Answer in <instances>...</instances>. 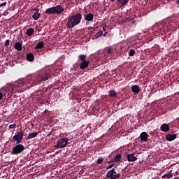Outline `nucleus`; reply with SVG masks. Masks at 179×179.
<instances>
[{
	"label": "nucleus",
	"mask_w": 179,
	"mask_h": 179,
	"mask_svg": "<svg viewBox=\"0 0 179 179\" xmlns=\"http://www.w3.org/2000/svg\"><path fill=\"white\" fill-rule=\"evenodd\" d=\"M51 78L49 71H41L38 74L29 76L26 79L19 80L14 83H8L1 90H27L41 82H45Z\"/></svg>",
	"instance_id": "1"
},
{
	"label": "nucleus",
	"mask_w": 179,
	"mask_h": 179,
	"mask_svg": "<svg viewBox=\"0 0 179 179\" xmlns=\"http://www.w3.org/2000/svg\"><path fill=\"white\" fill-rule=\"evenodd\" d=\"M173 29L174 27H173V22H162L154 26V30L161 36L167 34L170 30H173Z\"/></svg>",
	"instance_id": "2"
},
{
	"label": "nucleus",
	"mask_w": 179,
	"mask_h": 179,
	"mask_svg": "<svg viewBox=\"0 0 179 179\" xmlns=\"http://www.w3.org/2000/svg\"><path fill=\"white\" fill-rule=\"evenodd\" d=\"M82 21V15L80 13H77L73 15H69L67 17V22L66 24L68 29H73L75 26L80 24Z\"/></svg>",
	"instance_id": "3"
},
{
	"label": "nucleus",
	"mask_w": 179,
	"mask_h": 179,
	"mask_svg": "<svg viewBox=\"0 0 179 179\" xmlns=\"http://www.w3.org/2000/svg\"><path fill=\"white\" fill-rule=\"evenodd\" d=\"M70 139L67 138H63L61 139H59V141H56V144L54 145V148L55 149H63L65 148V146H67V145L70 144Z\"/></svg>",
	"instance_id": "4"
},
{
	"label": "nucleus",
	"mask_w": 179,
	"mask_h": 179,
	"mask_svg": "<svg viewBox=\"0 0 179 179\" xmlns=\"http://www.w3.org/2000/svg\"><path fill=\"white\" fill-rule=\"evenodd\" d=\"M24 145L21 144H17L15 147H13V151L10 152L11 155H19L21 152H24Z\"/></svg>",
	"instance_id": "5"
},
{
	"label": "nucleus",
	"mask_w": 179,
	"mask_h": 179,
	"mask_svg": "<svg viewBox=\"0 0 179 179\" xmlns=\"http://www.w3.org/2000/svg\"><path fill=\"white\" fill-rule=\"evenodd\" d=\"M78 58L80 61H82L81 64H80V69H86V68L89 67V64H90V62L86 60V55H80Z\"/></svg>",
	"instance_id": "6"
},
{
	"label": "nucleus",
	"mask_w": 179,
	"mask_h": 179,
	"mask_svg": "<svg viewBox=\"0 0 179 179\" xmlns=\"http://www.w3.org/2000/svg\"><path fill=\"white\" fill-rule=\"evenodd\" d=\"M105 177L107 178V179H118L120 178V173L115 172V170L112 169V170L107 171V174L105 175Z\"/></svg>",
	"instance_id": "7"
},
{
	"label": "nucleus",
	"mask_w": 179,
	"mask_h": 179,
	"mask_svg": "<svg viewBox=\"0 0 179 179\" xmlns=\"http://www.w3.org/2000/svg\"><path fill=\"white\" fill-rule=\"evenodd\" d=\"M24 138V133L21 131H17V133H15V136H13V142H15L17 143V145H19V143H21V139Z\"/></svg>",
	"instance_id": "8"
},
{
	"label": "nucleus",
	"mask_w": 179,
	"mask_h": 179,
	"mask_svg": "<svg viewBox=\"0 0 179 179\" xmlns=\"http://www.w3.org/2000/svg\"><path fill=\"white\" fill-rule=\"evenodd\" d=\"M53 8L55 9V15H61V13H62V12L64 10V7H62L61 5H57Z\"/></svg>",
	"instance_id": "9"
},
{
	"label": "nucleus",
	"mask_w": 179,
	"mask_h": 179,
	"mask_svg": "<svg viewBox=\"0 0 179 179\" xmlns=\"http://www.w3.org/2000/svg\"><path fill=\"white\" fill-rule=\"evenodd\" d=\"M84 19L86 22H93V19H94V14L92 13L85 14L84 15Z\"/></svg>",
	"instance_id": "10"
},
{
	"label": "nucleus",
	"mask_w": 179,
	"mask_h": 179,
	"mask_svg": "<svg viewBox=\"0 0 179 179\" xmlns=\"http://www.w3.org/2000/svg\"><path fill=\"white\" fill-rule=\"evenodd\" d=\"M129 0H117V3L120 8H123L125 5L128 4Z\"/></svg>",
	"instance_id": "11"
},
{
	"label": "nucleus",
	"mask_w": 179,
	"mask_h": 179,
	"mask_svg": "<svg viewBox=\"0 0 179 179\" xmlns=\"http://www.w3.org/2000/svg\"><path fill=\"white\" fill-rule=\"evenodd\" d=\"M139 139H141V141L145 142L147 139H148V134H145V132H141V134H139Z\"/></svg>",
	"instance_id": "12"
},
{
	"label": "nucleus",
	"mask_w": 179,
	"mask_h": 179,
	"mask_svg": "<svg viewBox=\"0 0 179 179\" xmlns=\"http://www.w3.org/2000/svg\"><path fill=\"white\" fill-rule=\"evenodd\" d=\"M125 158L128 159V162H132L136 161V157H134V154H129L128 155H125Z\"/></svg>",
	"instance_id": "13"
},
{
	"label": "nucleus",
	"mask_w": 179,
	"mask_h": 179,
	"mask_svg": "<svg viewBox=\"0 0 179 179\" xmlns=\"http://www.w3.org/2000/svg\"><path fill=\"white\" fill-rule=\"evenodd\" d=\"M45 15H55V10L54 8V7H51L48 8L45 11Z\"/></svg>",
	"instance_id": "14"
},
{
	"label": "nucleus",
	"mask_w": 179,
	"mask_h": 179,
	"mask_svg": "<svg viewBox=\"0 0 179 179\" xmlns=\"http://www.w3.org/2000/svg\"><path fill=\"white\" fill-rule=\"evenodd\" d=\"M160 131L162 132H168L169 131V124H162V125L160 126Z\"/></svg>",
	"instance_id": "15"
},
{
	"label": "nucleus",
	"mask_w": 179,
	"mask_h": 179,
	"mask_svg": "<svg viewBox=\"0 0 179 179\" xmlns=\"http://www.w3.org/2000/svg\"><path fill=\"white\" fill-rule=\"evenodd\" d=\"M166 140L169 142L173 141V140H176V134H167Z\"/></svg>",
	"instance_id": "16"
},
{
	"label": "nucleus",
	"mask_w": 179,
	"mask_h": 179,
	"mask_svg": "<svg viewBox=\"0 0 179 179\" xmlns=\"http://www.w3.org/2000/svg\"><path fill=\"white\" fill-rule=\"evenodd\" d=\"M105 52L108 55L109 57H113L114 55V53L113 52V49L110 48H106L105 49Z\"/></svg>",
	"instance_id": "17"
},
{
	"label": "nucleus",
	"mask_w": 179,
	"mask_h": 179,
	"mask_svg": "<svg viewBox=\"0 0 179 179\" xmlns=\"http://www.w3.org/2000/svg\"><path fill=\"white\" fill-rule=\"evenodd\" d=\"M26 34L29 36L31 37V36H33L34 34V29L33 28H29L27 29Z\"/></svg>",
	"instance_id": "18"
},
{
	"label": "nucleus",
	"mask_w": 179,
	"mask_h": 179,
	"mask_svg": "<svg viewBox=\"0 0 179 179\" xmlns=\"http://www.w3.org/2000/svg\"><path fill=\"white\" fill-rule=\"evenodd\" d=\"M27 61L32 62V61H34V55H33V53L27 54Z\"/></svg>",
	"instance_id": "19"
},
{
	"label": "nucleus",
	"mask_w": 179,
	"mask_h": 179,
	"mask_svg": "<svg viewBox=\"0 0 179 179\" xmlns=\"http://www.w3.org/2000/svg\"><path fill=\"white\" fill-rule=\"evenodd\" d=\"M35 137H37V132L29 134V136H27V141L35 138Z\"/></svg>",
	"instance_id": "20"
},
{
	"label": "nucleus",
	"mask_w": 179,
	"mask_h": 179,
	"mask_svg": "<svg viewBox=\"0 0 179 179\" xmlns=\"http://www.w3.org/2000/svg\"><path fill=\"white\" fill-rule=\"evenodd\" d=\"M15 49L17 50V51H22V43L20 42L15 43Z\"/></svg>",
	"instance_id": "21"
},
{
	"label": "nucleus",
	"mask_w": 179,
	"mask_h": 179,
	"mask_svg": "<svg viewBox=\"0 0 179 179\" xmlns=\"http://www.w3.org/2000/svg\"><path fill=\"white\" fill-rule=\"evenodd\" d=\"M44 47V42H39L38 44L36 45L35 48L36 50H41Z\"/></svg>",
	"instance_id": "22"
},
{
	"label": "nucleus",
	"mask_w": 179,
	"mask_h": 179,
	"mask_svg": "<svg viewBox=\"0 0 179 179\" xmlns=\"http://www.w3.org/2000/svg\"><path fill=\"white\" fill-rule=\"evenodd\" d=\"M101 36H103V31H100L99 32L95 34L92 38L93 40H96V38H99V37H101Z\"/></svg>",
	"instance_id": "23"
},
{
	"label": "nucleus",
	"mask_w": 179,
	"mask_h": 179,
	"mask_svg": "<svg viewBox=\"0 0 179 179\" xmlns=\"http://www.w3.org/2000/svg\"><path fill=\"white\" fill-rule=\"evenodd\" d=\"M109 99H115V91H109Z\"/></svg>",
	"instance_id": "24"
},
{
	"label": "nucleus",
	"mask_w": 179,
	"mask_h": 179,
	"mask_svg": "<svg viewBox=\"0 0 179 179\" xmlns=\"http://www.w3.org/2000/svg\"><path fill=\"white\" fill-rule=\"evenodd\" d=\"M32 17H33L34 20H38V19H40V13H34L32 15Z\"/></svg>",
	"instance_id": "25"
},
{
	"label": "nucleus",
	"mask_w": 179,
	"mask_h": 179,
	"mask_svg": "<svg viewBox=\"0 0 179 179\" xmlns=\"http://www.w3.org/2000/svg\"><path fill=\"white\" fill-rule=\"evenodd\" d=\"M104 161V159L102 157H98V160H96V162H95V164H102V162Z\"/></svg>",
	"instance_id": "26"
},
{
	"label": "nucleus",
	"mask_w": 179,
	"mask_h": 179,
	"mask_svg": "<svg viewBox=\"0 0 179 179\" xmlns=\"http://www.w3.org/2000/svg\"><path fill=\"white\" fill-rule=\"evenodd\" d=\"M162 178H171V173H167V174H164V176H162Z\"/></svg>",
	"instance_id": "27"
},
{
	"label": "nucleus",
	"mask_w": 179,
	"mask_h": 179,
	"mask_svg": "<svg viewBox=\"0 0 179 179\" xmlns=\"http://www.w3.org/2000/svg\"><path fill=\"white\" fill-rule=\"evenodd\" d=\"M119 162H120V160H109L108 162H107V164H113V163H118Z\"/></svg>",
	"instance_id": "28"
},
{
	"label": "nucleus",
	"mask_w": 179,
	"mask_h": 179,
	"mask_svg": "<svg viewBox=\"0 0 179 179\" xmlns=\"http://www.w3.org/2000/svg\"><path fill=\"white\" fill-rule=\"evenodd\" d=\"M134 55H135V50L131 49L129 51V56L134 57Z\"/></svg>",
	"instance_id": "29"
},
{
	"label": "nucleus",
	"mask_w": 179,
	"mask_h": 179,
	"mask_svg": "<svg viewBox=\"0 0 179 179\" xmlns=\"http://www.w3.org/2000/svg\"><path fill=\"white\" fill-rule=\"evenodd\" d=\"M131 90H141V88L138 85H133L131 86Z\"/></svg>",
	"instance_id": "30"
},
{
	"label": "nucleus",
	"mask_w": 179,
	"mask_h": 179,
	"mask_svg": "<svg viewBox=\"0 0 179 179\" xmlns=\"http://www.w3.org/2000/svg\"><path fill=\"white\" fill-rule=\"evenodd\" d=\"M112 160L120 161V154L116 155Z\"/></svg>",
	"instance_id": "31"
},
{
	"label": "nucleus",
	"mask_w": 179,
	"mask_h": 179,
	"mask_svg": "<svg viewBox=\"0 0 179 179\" xmlns=\"http://www.w3.org/2000/svg\"><path fill=\"white\" fill-rule=\"evenodd\" d=\"M8 128H9L10 129H13L17 128V125L12 124L8 126Z\"/></svg>",
	"instance_id": "32"
},
{
	"label": "nucleus",
	"mask_w": 179,
	"mask_h": 179,
	"mask_svg": "<svg viewBox=\"0 0 179 179\" xmlns=\"http://www.w3.org/2000/svg\"><path fill=\"white\" fill-rule=\"evenodd\" d=\"M9 43H10V41H9V39H7L4 43L5 47H8L9 45Z\"/></svg>",
	"instance_id": "33"
},
{
	"label": "nucleus",
	"mask_w": 179,
	"mask_h": 179,
	"mask_svg": "<svg viewBox=\"0 0 179 179\" xmlns=\"http://www.w3.org/2000/svg\"><path fill=\"white\" fill-rule=\"evenodd\" d=\"M111 168H113V164H112L109 166H107V170L111 169Z\"/></svg>",
	"instance_id": "34"
},
{
	"label": "nucleus",
	"mask_w": 179,
	"mask_h": 179,
	"mask_svg": "<svg viewBox=\"0 0 179 179\" xmlns=\"http://www.w3.org/2000/svg\"><path fill=\"white\" fill-rule=\"evenodd\" d=\"M6 1L2 3L1 4H0V8H2V6H6Z\"/></svg>",
	"instance_id": "35"
},
{
	"label": "nucleus",
	"mask_w": 179,
	"mask_h": 179,
	"mask_svg": "<svg viewBox=\"0 0 179 179\" xmlns=\"http://www.w3.org/2000/svg\"><path fill=\"white\" fill-rule=\"evenodd\" d=\"M139 90H132V93H135V94H139Z\"/></svg>",
	"instance_id": "36"
},
{
	"label": "nucleus",
	"mask_w": 179,
	"mask_h": 179,
	"mask_svg": "<svg viewBox=\"0 0 179 179\" xmlns=\"http://www.w3.org/2000/svg\"><path fill=\"white\" fill-rule=\"evenodd\" d=\"M38 12H40V9L36 8V9L35 10V13H38Z\"/></svg>",
	"instance_id": "37"
},
{
	"label": "nucleus",
	"mask_w": 179,
	"mask_h": 179,
	"mask_svg": "<svg viewBox=\"0 0 179 179\" xmlns=\"http://www.w3.org/2000/svg\"><path fill=\"white\" fill-rule=\"evenodd\" d=\"M0 99H3V93H0Z\"/></svg>",
	"instance_id": "38"
},
{
	"label": "nucleus",
	"mask_w": 179,
	"mask_h": 179,
	"mask_svg": "<svg viewBox=\"0 0 179 179\" xmlns=\"http://www.w3.org/2000/svg\"><path fill=\"white\" fill-rule=\"evenodd\" d=\"M103 31H106L107 30V29H106V27H103Z\"/></svg>",
	"instance_id": "39"
},
{
	"label": "nucleus",
	"mask_w": 179,
	"mask_h": 179,
	"mask_svg": "<svg viewBox=\"0 0 179 179\" xmlns=\"http://www.w3.org/2000/svg\"><path fill=\"white\" fill-rule=\"evenodd\" d=\"M107 33H108V32H105V33H104V35H103L104 37H106V36H107Z\"/></svg>",
	"instance_id": "40"
},
{
	"label": "nucleus",
	"mask_w": 179,
	"mask_h": 179,
	"mask_svg": "<svg viewBox=\"0 0 179 179\" xmlns=\"http://www.w3.org/2000/svg\"><path fill=\"white\" fill-rule=\"evenodd\" d=\"M111 2H115V0H110Z\"/></svg>",
	"instance_id": "41"
},
{
	"label": "nucleus",
	"mask_w": 179,
	"mask_h": 179,
	"mask_svg": "<svg viewBox=\"0 0 179 179\" xmlns=\"http://www.w3.org/2000/svg\"><path fill=\"white\" fill-rule=\"evenodd\" d=\"M177 3H178V5H179V0L177 1Z\"/></svg>",
	"instance_id": "42"
},
{
	"label": "nucleus",
	"mask_w": 179,
	"mask_h": 179,
	"mask_svg": "<svg viewBox=\"0 0 179 179\" xmlns=\"http://www.w3.org/2000/svg\"><path fill=\"white\" fill-rule=\"evenodd\" d=\"M1 1H5V0H1Z\"/></svg>",
	"instance_id": "43"
}]
</instances>
